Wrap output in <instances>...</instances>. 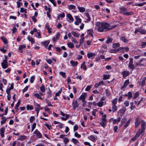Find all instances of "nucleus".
<instances>
[{
    "label": "nucleus",
    "mask_w": 146,
    "mask_h": 146,
    "mask_svg": "<svg viewBox=\"0 0 146 146\" xmlns=\"http://www.w3.org/2000/svg\"><path fill=\"white\" fill-rule=\"evenodd\" d=\"M96 25L98 31L102 32L111 30L117 27L116 25L110 26L109 23L106 22H97Z\"/></svg>",
    "instance_id": "nucleus-1"
},
{
    "label": "nucleus",
    "mask_w": 146,
    "mask_h": 146,
    "mask_svg": "<svg viewBox=\"0 0 146 146\" xmlns=\"http://www.w3.org/2000/svg\"><path fill=\"white\" fill-rule=\"evenodd\" d=\"M120 12L125 15H130L133 14L132 12H127V9L124 7H120Z\"/></svg>",
    "instance_id": "nucleus-2"
},
{
    "label": "nucleus",
    "mask_w": 146,
    "mask_h": 146,
    "mask_svg": "<svg viewBox=\"0 0 146 146\" xmlns=\"http://www.w3.org/2000/svg\"><path fill=\"white\" fill-rule=\"evenodd\" d=\"M129 62L128 67L129 68L133 70L135 67L133 64V59L132 58H129Z\"/></svg>",
    "instance_id": "nucleus-3"
},
{
    "label": "nucleus",
    "mask_w": 146,
    "mask_h": 146,
    "mask_svg": "<svg viewBox=\"0 0 146 146\" xmlns=\"http://www.w3.org/2000/svg\"><path fill=\"white\" fill-rule=\"evenodd\" d=\"M43 94L41 92H39V93H35L33 94V96H35L36 98L42 100L43 98L41 96L43 95Z\"/></svg>",
    "instance_id": "nucleus-4"
},
{
    "label": "nucleus",
    "mask_w": 146,
    "mask_h": 146,
    "mask_svg": "<svg viewBox=\"0 0 146 146\" xmlns=\"http://www.w3.org/2000/svg\"><path fill=\"white\" fill-rule=\"evenodd\" d=\"M145 122L143 120L141 121V132L143 133L144 132V130L145 128Z\"/></svg>",
    "instance_id": "nucleus-5"
},
{
    "label": "nucleus",
    "mask_w": 146,
    "mask_h": 146,
    "mask_svg": "<svg viewBox=\"0 0 146 146\" xmlns=\"http://www.w3.org/2000/svg\"><path fill=\"white\" fill-rule=\"evenodd\" d=\"M75 19L76 21L74 22V24L76 25H78L80 23H81V19L79 18L78 16H75Z\"/></svg>",
    "instance_id": "nucleus-6"
},
{
    "label": "nucleus",
    "mask_w": 146,
    "mask_h": 146,
    "mask_svg": "<svg viewBox=\"0 0 146 146\" xmlns=\"http://www.w3.org/2000/svg\"><path fill=\"white\" fill-rule=\"evenodd\" d=\"M34 133L36 135L37 138H40L42 137L41 134L37 129H36L35 130L34 132Z\"/></svg>",
    "instance_id": "nucleus-7"
},
{
    "label": "nucleus",
    "mask_w": 146,
    "mask_h": 146,
    "mask_svg": "<svg viewBox=\"0 0 146 146\" xmlns=\"http://www.w3.org/2000/svg\"><path fill=\"white\" fill-rule=\"evenodd\" d=\"M124 48L122 47H120L117 49H114L111 50L110 52L111 53H116L118 52L119 50H121V49H123Z\"/></svg>",
    "instance_id": "nucleus-8"
},
{
    "label": "nucleus",
    "mask_w": 146,
    "mask_h": 146,
    "mask_svg": "<svg viewBox=\"0 0 146 146\" xmlns=\"http://www.w3.org/2000/svg\"><path fill=\"white\" fill-rule=\"evenodd\" d=\"M121 74L123 75V77L125 78L128 76L130 74V73L129 71L126 70L122 72Z\"/></svg>",
    "instance_id": "nucleus-9"
},
{
    "label": "nucleus",
    "mask_w": 146,
    "mask_h": 146,
    "mask_svg": "<svg viewBox=\"0 0 146 146\" xmlns=\"http://www.w3.org/2000/svg\"><path fill=\"white\" fill-rule=\"evenodd\" d=\"M79 104L76 100H73L72 103V107L74 109H75L78 106Z\"/></svg>",
    "instance_id": "nucleus-10"
},
{
    "label": "nucleus",
    "mask_w": 146,
    "mask_h": 146,
    "mask_svg": "<svg viewBox=\"0 0 146 146\" xmlns=\"http://www.w3.org/2000/svg\"><path fill=\"white\" fill-rule=\"evenodd\" d=\"M95 54L92 52H90L87 54V56L89 58H91V59H93L95 57Z\"/></svg>",
    "instance_id": "nucleus-11"
},
{
    "label": "nucleus",
    "mask_w": 146,
    "mask_h": 146,
    "mask_svg": "<svg viewBox=\"0 0 146 146\" xmlns=\"http://www.w3.org/2000/svg\"><path fill=\"white\" fill-rule=\"evenodd\" d=\"M34 105L35 111L40 110V105L39 104L36 103L35 102H34Z\"/></svg>",
    "instance_id": "nucleus-12"
},
{
    "label": "nucleus",
    "mask_w": 146,
    "mask_h": 146,
    "mask_svg": "<svg viewBox=\"0 0 146 146\" xmlns=\"http://www.w3.org/2000/svg\"><path fill=\"white\" fill-rule=\"evenodd\" d=\"M127 118L126 116H124L122 119L120 124L119 125V127H121L127 120Z\"/></svg>",
    "instance_id": "nucleus-13"
},
{
    "label": "nucleus",
    "mask_w": 146,
    "mask_h": 146,
    "mask_svg": "<svg viewBox=\"0 0 146 146\" xmlns=\"http://www.w3.org/2000/svg\"><path fill=\"white\" fill-rule=\"evenodd\" d=\"M129 82L128 79L126 80L124 82L123 86L121 88V89H122L125 88L129 84Z\"/></svg>",
    "instance_id": "nucleus-14"
},
{
    "label": "nucleus",
    "mask_w": 146,
    "mask_h": 146,
    "mask_svg": "<svg viewBox=\"0 0 146 146\" xmlns=\"http://www.w3.org/2000/svg\"><path fill=\"white\" fill-rule=\"evenodd\" d=\"M120 39L123 42H125L128 43V40L125 37V36H122L120 37Z\"/></svg>",
    "instance_id": "nucleus-15"
},
{
    "label": "nucleus",
    "mask_w": 146,
    "mask_h": 146,
    "mask_svg": "<svg viewBox=\"0 0 146 146\" xmlns=\"http://www.w3.org/2000/svg\"><path fill=\"white\" fill-rule=\"evenodd\" d=\"M140 119L139 117L137 118L136 119V121L135 123V127L137 128L140 124L139 121Z\"/></svg>",
    "instance_id": "nucleus-16"
},
{
    "label": "nucleus",
    "mask_w": 146,
    "mask_h": 146,
    "mask_svg": "<svg viewBox=\"0 0 146 146\" xmlns=\"http://www.w3.org/2000/svg\"><path fill=\"white\" fill-rule=\"evenodd\" d=\"M86 94L85 93H83L80 96V100H81L82 102H84L85 99V96Z\"/></svg>",
    "instance_id": "nucleus-17"
},
{
    "label": "nucleus",
    "mask_w": 146,
    "mask_h": 146,
    "mask_svg": "<svg viewBox=\"0 0 146 146\" xmlns=\"http://www.w3.org/2000/svg\"><path fill=\"white\" fill-rule=\"evenodd\" d=\"M27 39L31 42V44H34L35 43V40L33 38L30 37V36H28L27 37Z\"/></svg>",
    "instance_id": "nucleus-18"
},
{
    "label": "nucleus",
    "mask_w": 146,
    "mask_h": 146,
    "mask_svg": "<svg viewBox=\"0 0 146 146\" xmlns=\"http://www.w3.org/2000/svg\"><path fill=\"white\" fill-rule=\"evenodd\" d=\"M125 112V110L123 109H121L119 111L117 114L118 115L121 116L123 115Z\"/></svg>",
    "instance_id": "nucleus-19"
},
{
    "label": "nucleus",
    "mask_w": 146,
    "mask_h": 146,
    "mask_svg": "<svg viewBox=\"0 0 146 146\" xmlns=\"http://www.w3.org/2000/svg\"><path fill=\"white\" fill-rule=\"evenodd\" d=\"M121 120L120 117H118L117 119H114L113 121V123L114 124H116L120 121Z\"/></svg>",
    "instance_id": "nucleus-20"
},
{
    "label": "nucleus",
    "mask_w": 146,
    "mask_h": 146,
    "mask_svg": "<svg viewBox=\"0 0 146 146\" xmlns=\"http://www.w3.org/2000/svg\"><path fill=\"white\" fill-rule=\"evenodd\" d=\"M70 63L72 66L74 67L78 64V62L77 61H74L73 60H71L70 62Z\"/></svg>",
    "instance_id": "nucleus-21"
},
{
    "label": "nucleus",
    "mask_w": 146,
    "mask_h": 146,
    "mask_svg": "<svg viewBox=\"0 0 146 146\" xmlns=\"http://www.w3.org/2000/svg\"><path fill=\"white\" fill-rule=\"evenodd\" d=\"M1 65L2 67L4 69H6L8 67V63L5 62H2Z\"/></svg>",
    "instance_id": "nucleus-22"
},
{
    "label": "nucleus",
    "mask_w": 146,
    "mask_h": 146,
    "mask_svg": "<svg viewBox=\"0 0 146 146\" xmlns=\"http://www.w3.org/2000/svg\"><path fill=\"white\" fill-rule=\"evenodd\" d=\"M68 46L70 48H73L74 47V45L73 43L71 42H68L67 43Z\"/></svg>",
    "instance_id": "nucleus-23"
},
{
    "label": "nucleus",
    "mask_w": 146,
    "mask_h": 146,
    "mask_svg": "<svg viewBox=\"0 0 146 146\" xmlns=\"http://www.w3.org/2000/svg\"><path fill=\"white\" fill-rule=\"evenodd\" d=\"M66 16L71 21L73 22L74 21L73 18L72 17L71 15L69 13H68L66 15Z\"/></svg>",
    "instance_id": "nucleus-24"
},
{
    "label": "nucleus",
    "mask_w": 146,
    "mask_h": 146,
    "mask_svg": "<svg viewBox=\"0 0 146 146\" xmlns=\"http://www.w3.org/2000/svg\"><path fill=\"white\" fill-rule=\"evenodd\" d=\"M13 87L11 85V87L7 89L6 92L7 94H9L10 91L12 89H13Z\"/></svg>",
    "instance_id": "nucleus-25"
},
{
    "label": "nucleus",
    "mask_w": 146,
    "mask_h": 146,
    "mask_svg": "<svg viewBox=\"0 0 146 146\" xmlns=\"http://www.w3.org/2000/svg\"><path fill=\"white\" fill-rule=\"evenodd\" d=\"M76 6L73 5H70L68 6V8L69 10L75 9H76Z\"/></svg>",
    "instance_id": "nucleus-26"
},
{
    "label": "nucleus",
    "mask_w": 146,
    "mask_h": 146,
    "mask_svg": "<svg viewBox=\"0 0 146 146\" xmlns=\"http://www.w3.org/2000/svg\"><path fill=\"white\" fill-rule=\"evenodd\" d=\"M104 83L103 81H102L99 82L98 83L96 84H95L94 86L95 88H97L99 86L101 85H103Z\"/></svg>",
    "instance_id": "nucleus-27"
},
{
    "label": "nucleus",
    "mask_w": 146,
    "mask_h": 146,
    "mask_svg": "<svg viewBox=\"0 0 146 146\" xmlns=\"http://www.w3.org/2000/svg\"><path fill=\"white\" fill-rule=\"evenodd\" d=\"M130 119L128 120L126 122L124 125V129H125L127 127L129 124L130 123Z\"/></svg>",
    "instance_id": "nucleus-28"
},
{
    "label": "nucleus",
    "mask_w": 146,
    "mask_h": 146,
    "mask_svg": "<svg viewBox=\"0 0 146 146\" xmlns=\"http://www.w3.org/2000/svg\"><path fill=\"white\" fill-rule=\"evenodd\" d=\"M50 43V41L49 40L46 41L42 42V44L45 47L48 46Z\"/></svg>",
    "instance_id": "nucleus-29"
},
{
    "label": "nucleus",
    "mask_w": 146,
    "mask_h": 146,
    "mask_svg": "<svg viewBox=\"0 0 146 146\" xmlns=\"http://www.w3.org/2000/svg\"><path fill=\"white\" fill-rule=\"evenodd\" d=\"M87 32L89 35H91L92 37L93 36V34L94 33L93 30L92 29H88L87 31Z\"/></svg>",
    "instance_id": "nucleus-30"
},
{
    "label": "nucleus",
    "mask_w": 146,
    "mask_h": 146,
    "mask_svg": "<svg viewBox=\"0 0 146 146\" xmlns=\"http://www.w3.org/2000/svg\"><path fill=\"white\" fill-rule=\"evenodd\" d=\"M40 90L41 92L42 93H43L45 91V88L44 86L42 85H41V87H40Z\"/></svg>",
    "instance_id": "nucleus-31"
},
{
    "label": "nucleus",
    "mask_w": 146,
    "mask_h": 146,
    "mask_svg": "<svg viewBox=\"0 0 146 146\" xmlns=\"http://www.w3.org/2000/svg\"><path fill=\"white\" fill-rule=\"evenodd\" d=\"M1 119L2 120L1 121V124H4L6 121V118L5 117L3 116L1 118Z\"/></svg>",
    "instance_id": "nucleus-32"
},
{
    "label": "nucleus",
    "mask_w": 146,
    "mask_h": 146,
    "mask_svg": "<svg viewBox=\"0 0 146 146\" xmlns=\"http://www.w3.org/2000/svg\"><path fill=\"white\" fill-rule=\"evenodd\" d=\"M78 8L79 9V11L81 12H83L85 11V9L83 7H78Z\"/></svg>",
    "instance_id": "nucleus-33"
},
{
    "label": "nucleus",
    "mask_w": 146,
    "mask_h": 146,
    "mask_svg": "<svg viewBox=\"0 0 146 146\" xmlns=\"http://www.w3.org/2000/svg\"><path fill=\"white\" fill-rule=\"evenodd\" d=\"M139 92H135L133 95V99H135L139 95Z\"/></svg>",
    "instance_id": "nucleus-34"
},
{
    "label": "nucleus",
    "mask_w": 146,
    "mask_h": 146,
    "mask_svg": "<svg viewBox=\"0 0 146 146\" xmlns=\"http://www.w3.org/2000/svg\"><path fill=\"white\" fill-rule=\"evenodd\" d=\"M72 34L75 37L77 38L79 37V35L74 31L72 32Z\"/></svg>",
    "instance_id": "nucleus-35"
},
{
    "label": "nucleus",
    "mask_w": 146,
    "mask_h": 146,
    "mask_svg": "<svg viewBox=\"0 0 146 146\" xmlns=\"http://www.w3.org/2000/svg\"><path fill=\"white\" fill-rule=\"evenodd\" d=\"M120 46V44L119 43H114L113 44V47L114 48H117Z\"/></svg>",
    "instance_id": "nucleus-36"
},
{
    "label": "nucleus",
    "mask_w": 146,
    "mask_h": 146,
    "mask_svg": "<svg viewBox=\"0 0 146 146\" xmlns=\"http://www.w3.org/2000/svg\"><path fill=\"white\" fill-rule=\"evenodd\" d=\"M71 41L74 44H78V41L76 40V38L73 37H72L71 38Z\"/></svg>",
    "instance_id": "nucleus-37"
},
{
    "label": "nucleus",
    "mask_w": 146,
    "mask_h": 146,
    "mask_svg": "<svg viewBox=\"0 0 146 146\" xmlns=\"http://www.w3.org/2000/svg\"><path fill=\"white\" fill-rule=\"evenodd\" d=\"M88 138L90 140L93 141H94L96 140V138L93 135H91L89 136L88 137Z\"/></svg>",
    "instance_id": "nucleus-38"
},
{
    "label": "nucleus",
    "mask_w": 146,
    "mask_h": 146,
    "mask_svg": "<svg viewBox=\"0 0 146 146\" xmlns=\"http://www.w3.org/2000/svg\"><path fill=\"white\" fill-rule=\"evenodd\" d=\"M141 133H143V132H141V130L139 129L136 134L135 136L137 138Z\"/></svg>",
    "instance_id": "nucleus-39"
},
{
    "label": "nucleus",
    "mask_w": 146,
    "mask_h": 146,
    "mask_svg": "<svg viewBox=\"0 0 146 146\" xmlns=\"http://www.w3.org/2000/svg\"><path fill=\"white\" fill-rule=\"evenodd\" d=\"M126 96H128V99L129 100L132 97V94L131 93V92H129L128 93V94H126Z\"/></svg>",
    "instance_id": "nucleus-40"
},
{
    "label": "nucleus",
    "mask_w": 146,
    "mask_h": 146,
    "mask_svg": "<svg viewBox=\"0 0 146 146\" xmlns=\"http://www.w3.org/2000/svg\"><path fill=\"white\" fill-rule=\"evenodd\" d=\"M104 103V102H100L97 103V104L98 106L99 107H101L103 106Z\"/></svg>",
    "instance_id": "nucleus-41"
},
{
    "label": "nucleus",
    "mask_w": 146,
    "mask_h": 146,
    "mask_svg": "<svg viewBox=\"0 0 146 146\" xmlns=\"http://www.w3.org/2000/svg\"><path fill=\"white\" fill-rule=\"evenodd\" d=\"M146 4V2H144L143 3H136L135 5L138 6H142Z\"/></svg>",
    "instance_id": "nucleus-42"
},
{
    "label": "nucleus",
    "mask_w": 146,
    "mask_h": 146,
    "mask_svg": "<svg viewBox=\"0 0 146 146\" xmlns=\"http://www.w3.org/2000/svg\"><path fill=\"white\" fill-rule=\"evenodd\" d=\"M33 106H30L28 105L27 106V110H32L33 109Z\"/></svg>",
    "instance_id": "nucleus-43"
},
{
    "label": "nucleus",
    "mask_w": 146,
    "mask_h": 146,
    "mask_svg": "<svg viewBox=\"0 0 146 146\" xmlns=\"http://www.w3.org/2000/svg\"><path fill=\"white\" fill-rule=\"evenodd\" d=\"M26 138L27 137L25 135H23L20 136V138L19 139L21 141H22L26 139Z\"/></svg>",
    "instance_id": "nucleus-44"
},
{
    "label": "nucleus",
    "mask_w": 146,
    "mask_h": 146,
    "mask_svg": "<svg viewBox=\"0 0 146 146\" xmlns=\"http://www.w3.org/2000/svg\"><path fill=\"white\" fill-rule=\"evenodd\" d=\"M140 33L142 34L145 35L146 34V31L141 28Z\"/></svg>",
    "instance_id": "nucleus-45"
},
{
    "label": "nucleus",
    "mask_w": 146,
    "mask_h": 146,
    "mask_svg": "<svg viewBox=\"0 0 146 146\" xmlns=\"http://www.w3.org/2000/svg\"><path fill=\"white\" fill-rule=\"evenodd\" d=\"M117 109V106L115 105H113L112 111L113 112L116 111Z\"/></svg>",
    "instance_id": "nucleus-46"
},
{
    "label": "nucleus",
    "mask_w": 146,
    "mask_h": 146,
    "mask_svg": "<svg viewBox=\"0 0 146 146\" xmlns=\"http://www.w3.org/2000/svg\"><path fill=\"white\" fill-rule=\"evenodd\" d=\"M59 74L61 75L63 78H65L66 77V73L62 72H60Z\"/></svg>",
    "instance_id": "nucleus-47"
},
{
    "label": "nucleus",
    "mask_w": 146,
    "mask_h": 146,
    "mask_svg": "<svg viewBox=\"0 0 146 146\" xmlns=\"http://www.w3.org/2000/svg\"><path fill=\"white\" fill-rule=\"evenodd\" d=\"M48 11H47V17L50 18V17L51 15L50 13L51 11L50 10V8H48Z\"/></svg>",
    "instance_id": "nucleus-48"
},
{
    "label": "nucleus",
    "mask_w": 146,
    "mask_h": 146,
    "mask_svg": "<svg viewBox=\"0 0 146 146\" xmlns=\"http://www.w3.org/2000/svg\"><path fill=\"white\" fill-rule=\"evenodd\" d=\"M113 40V39L111 38H108L106 42L107 44H109Z\"/></svg>",
    "instance_id": "nucleus-49"
},
{
    "label": "nucleus",
    "mask_w": 146,
    "mask_h": 146,
    "mask_svg": "<svg viewBox=\"0 0 146 146\" xmlns=\"http://www.w3.org/2000/svg\"><path fill=\"white\" fill-rule=\"evenodd\" d=\"M72 141L75 144L79 143V141L77 140L74 138H72Z\"/></svg>",
    "instance_id": "nucleus-50"
},
{
    "label": "nucleus",
    "mask_w": 146,
    "mask_h": 146,
    "mask_svg": "<svg viewBox=\"0 0 146 146\" xmlns=\"http://www.w3.org/2000/svg\"><path fill=\"white\" fill-rule=\"evenodd\" d=\"M103 79L104 80H107L110 77V76L109 75H104L103 76Z\"/></svg>",
    "instance_id": "nucleus-51"
},
{
    "label": "nucleus",
    "mask_w": 146,
    "mask_h": 146,
    "mask_svg": "<svg viewBox=\"0 0 146 146\" xmlns=\"http://www.w3.org/2000/svg\"><path fill=\"white\" fill-rule=\"evenodd\" d=\"M141 28L140 27H139L137 29H135V31L134 32V33L136 35L137 33L138 32H140V30H141Z\"/></svg>",
    "instance_id": "nucleus-52"
},
{
    "label": "nucleus",
    "mask_w": 146,
    "mask_h": 146,
    "mask_svg": "<svg viewBox=\"0 0 146 146\" xmlns=\"http://www.w3.org/2000/svg\"><path fill=\"white\" fill-rule=\"evenodd\" d=\"M35 79V77L34 76H32L31 78L30 81L31 83H33V82L34 81Z\"/></svg>",
    "instance_id": "nucleus-53"
},
{
    "label": "nucleus",
    "mask_w": 146,
    "mask_h": 146,
    "mask_svg": "<svg viewBox=\"0 0 146 146\" xmlns=\"http://www.w3.org/2000/svg\"><path fill=\"white\" fill-rule=\"evenodd\" d=\"M5 128L4 127H3L0 129V133H4L5 131Z\"/></svg>",
    "instance_id": "nucleus-54"
},
{
    "label": "nucleus",
    "mask_w": 146,
    "mask_h": 146,
    "mask_svg": "<svg viewBox=\"0 0 146 146\" xmlns=\"http://www.w3.org/2000/svg\"><path fill=\"white\" fill-rule=\"evenodd\" d=\"M20 12L21 13H23L24 12L25 13H27V9H24L23 7H21L20 9Z\"/></svg>",
    "instance_id": "nucleus-55"
},
{
    "label": "nucleus",
    "mask_w": 146,
    "mask_h": 146,
    "mask_svg": "<svg viewBox=\"0 0 146 146\" xmlns=\"http://www.w3.org/2000/svg\"><path fill=\"white\" fill-rule=\"evenodd\" d=\"M1 40L3 41L4 43L5 44H6L7 43V41L6 39L4 37H2L1 38Z\"/></svg>",
    "instance_id": "nucleus-56"
},
{
    "label": "nucleus",
    "mask_w": 146,
    "mask_h": 146,
    "mask_svg": "<svg viewBox=\"0 0 146 146\" xmlns=\"http://www.w3.org/2000/svg\"><path fill=\"white\" fill-rule=\"evenodd\" d=\"M117 102V99L115 98L112 101V103L113 104V105H115V104H116Z\"/></svg>",
    "instance_id": "nucleus-57"
},
{
    "label": "nucleus",
    "mask_w": 146,
    "mask_h": 146,
    "mask_svg": "<svg viewBox=\"0 0 146 146\" xmlns=\"http://www.w3.org/2000/svg\"><path fill=\"white\" fill-rule=\"evenodd\" d=\"M26 46L25 45H21L20 46L19 49V50H21L22 49L25 48Z\"/></svg>",
    "instance_id": "nucleus-58"
},
{
    "label": "nucleus",
    "mask_w": 146,
    "mask_h": 146,
    "mask_svg": "<svg viewBox=\"0 0 146 146\" xmlns=\"http://www.w3.org/2000/svg\"><path fill=\"white\" fill-rule=\"evenodd\" d=\"M36 123H33V124L32 125V128L31 129V132H32L35 128L36 126Z\"/></svg>",
    "instance_id": "nucleus-59"
},
{
    "label": "nucleus",
    "mask_w": 146,
    "mask_h": 146,
    "mask_svg": "<svg viewBox=\"0 0 146 146\" xmlns=\"http://www.w3.org/2000/svg\"><path fill=\"white\" fill-rule=\"evenodd\" d=\"M84 38H81V39H80V45H81L84 42Z\"/></svg>",
    "instance_id": "nucleus-60"
},
{
    "label": "nucleus",
    "mask_w": 146,
    "mask_h": 146,
    "mask_svg": "<svg viewBox=\"0 0 146 146\" xmlns=\"http://www.w3.org/2000/svg\"><path fill=\"white\" fill-rule=\"evenodd\" d=\"M53 5L54 6H56V2L54 0H49Z\"/></svg>",
    "instance_id": "nucleus-61"
},
{
    "label": "nucleus",
    "mask_w": 146,
    "mask_h": 146,
    "mask_svg": "<svg viewBox=\"0 0 146 146\" xmlns=\"http://www.w3.org/2000/svg\"><path fill=\"white\" fill-rule=\"evenodd\" d=\"M75 136L78 138H80L81 137V135H80L78 134L77 132H76L74 133Z\"/></svg>",
    "instance_id": "nucleus-62"
},
{
    "label": "nucleus",
    "mask_w": 146,
    "mask_h": 146,
    "mask_svg": "<svg viewBox=\"0 0 146 146\" xmlns=\"http://www.w3.org/2000/svg\"><path fill=\"white\" fill-rule=\"evenodd\" d=\"M106 121H102L100 123V124L103 127H104L106 125Z\"/></svg>",
    "instance_id": "nucleus-63"
},
{
    "label": "nucleus",
    "mask_w": 146,
    "mask_h": 146,
    "mask_svg": "<svg viewBox=\"0 0 146 146\" xmlns=\"http://www.w3.org/2000/svg\"><path fill=\"white\" fill-rule=\"evenodd\" d=\"M92 86V85H90V86H87V87L86 88L85 90L86 91H89L91 88Z\"/></svg>",
    "instance_id": "nucleus-64"
}]
</instances>
